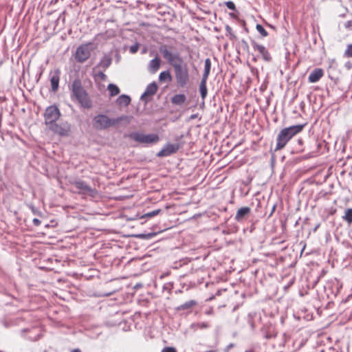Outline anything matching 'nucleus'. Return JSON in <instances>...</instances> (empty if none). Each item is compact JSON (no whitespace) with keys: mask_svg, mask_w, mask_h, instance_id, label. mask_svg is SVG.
<instances>
[{"mask_svg":"<svg viewBox=\"0 0 352 352\" xmlns=\"http://www.w3.org/2000/svg\"><path fill=\"white\" fill-rule=\"evenodd\" d=\"M72 352H81V351L79 349H74L72 351Z\"/></svg>","mask_w":352,"mask_h":352,"instance_id":"obj_44","label":"nucleus"},{"mask_svg":"<svg viewBox=\"0 0 352 352\" xmlns=\"http://www.w3.org/2000/svg\"><path fill=\"white\" fill-rule=\"evenodd\" d=\"M155 235V233L139 234L136 236L142 239H150Z\"/></svg>","mask_w":352,"mask_h":352,"instance_id":"obj_31","label":"nucleus"},{"mask_svg":"<svg viewBox=\"0 0 352 352\" xmlns=\"http://www.w3.org/2000/svg\"><path fill=\"white\" fill-rule=\"evenodd\" d=\"M255 316V314H249L248 316V322L249 324V325L251 327V329L252 330H254L255 329V324H254V322L253 320V316Z\"/></svg>","mask_w":352,"mask_h":352,"instance_id":"obj_30","label":"nucleus"},{"mask_svg":"<svg viewBox=\"0 0 352 352\" xmlns=\"http://www.w3.org/2000/svg\"><path fill=\"white\" fill-rule=\"evenodd\" d=\"M351 25V21H348L346 27H349Z\"/></svg>","mask_w":352,"mask_h":352,"instance_id":"obj_46","label":"nucleus"},{"mask_svg":"<svg viewBox=\"0 0 352 352\" xmlns=\"http://www.w3.org/2000/svg\"><path fill=\"white\" fill-rule=\"evenodd\" d=\"M226 30L227 32H228V33H230H230H231V32H232V28H231L229 25H226Z\"/></svg>","mask_w":352,"mask_h":352,"instance_id":"obj_42","label":"nucleus"},{"mask_svg":"<svg viewBox=\"0 0 352 352\" xmlns=\"http://www.w3.org/2000/svg\"><path fill=\"white\" fill-rule=\"evenodd\" d=\"M251 209L249 207H243L239 209L234 219L238 222H242L250 213Z\"/></svg>","mask_w":352,"mask_h":352,"instance_id":"obj_15","label":"nucleus"},{"mask_svg":"<svg viewBox=\"0 0 352 352\" xmlns=\"http://www.w3.org/2000/svg\"><path fill=\"white\" fill-rule=\"evenodd\" d=\"M160 52L166 61L173 67L177 84L179 87H184L189 81L188 67L179 53L171 52L167 45H162Z\"/></svg>","mask_w":352,"mask_h":352,"instance_id":"obj_1","label":"nucleus"},{"mask_svg":"<svg viewBox=\"0 0 352 352\" xmlns=\"http://www.w3.org/2000/svg\"><path fill=\"white\" fill-rule=\"evenodd\" d=\"M60 116V112L58 108L55 105L50 106L45 111V124L49 126L55 123Z\"/></svg>","mask_w":352,"mask_h":352,"instance_id":"obj_6","label":"nucleus"},{"mask_svg":"<svg viewBox=\"0 0 352 352\" xmlns=\"http://www.w3.org/2000/svg\"><path fill=\"white\" fill-rule=\"evenodd\" d=\"M4 326H5L6 327H8V325H7V324H6V323H4Z\"/></svg>","mask_w":352,"mask_h":352,"instance_id":"obj_50","label":"nucleus"},{"mask_svg":"<svg viewBox=\"0 0 352 352\" xmlns=\"http://www.w3.org/2000/svg\"><path fill=\"white\" fill-rule=\"evenodd\" d=\"M344 67L347 70H350L351 69H352V63L351 61H347L344 64Z\"/></svg>","mask_w":352,"mask_h":352,"instance_id":"obj_38","label":"nucleus"},{"mask_svg":"<svg viewBox=\"0 0 352 352\" xmlns=\"http://www.w3.org/2000/svg\"><path fill=\"white\" fill-rule=\"evenodd\" d=\"M162 352H177L176 349L174 347H165L162 350Z\"/></svg>","mask_w":352,"mask_h":352,"instance_id":"obj_36","label":"nucleus"},{"mask_svg":"<svg viewBox=\"0 0 352 352\" xmlns=\"http://www.w3.org/2000/svg\"><path fill=\"white\" fill-rule=\"evenodd\" d=\"M234 344H230L226 349V351L228 352L229 351L230 349H231L232 347H233Z\"/></svg>","mask_w":352,"mask_h":352,"instance_id":"obj_43","label":"nucleus"},{"mask_svg":"<svg viewBox=\"0 0 352 352\" xmlns=\"http://www.w3.org/2000/svg\"><path fill=\"white\" fill-rule=\"evenodd\" d=\"M80 106L85 109H89L92 107V102L87 91L76 98Z\"/></svg>","mask_w":352,"mask_h":352,"instance_id":"obj_11","label":"nucleus"},{"mask_svg":"<svg viewBox=\"0 0 352 352\" xmlns=\"http://www.w3.org/2000/svg\"><path fill=\"white\" fill-rule=\"evenodd\" d=\"M179 148V146L178 144H166L164 145V146L162 148L161 151H160L157 153V156L158 157H164L169 156L172 154L175 153Z\"/></svg>","mask_w":352,"mask_h":352,"instance_id":"obj_9","label":"nucleus"},{"mask_svg":"<svg viewBox=\"0 0 352 352\" xmlns=\"http://www.w3.org/2000/svg\"><path fill=\"white\" fill-rule=\"evenodd\" d=\"M161 60L159 57L156 56L155 58L150 60L148 65V70L150 73H155L160 67Z\"/></svg>","mask_w":352,"mask_h":352,"instance_id":"obj_17","label":"nucleus"},{"mask_svg":"<svg viewBox=\"0 0 352 352\" xmlns=\"http://www.w3.org/2000/svg\"><path fill=\"white\" fill-rule=\"evenodd\" d=\"M94 78L96 80H100L102 81H105L107 76L103 72H99L94 74Z\"/></svg>","mask_w":352,"mask_h":352,"instance_id":"obj_28","label":"nucleus"},{"mask_svg":"<svg viewBox=\"0 0 352 352\" xmlns=\"http://www.w3.org/2000/svg\"><path fill=\"white\" fill-rule=\"evenodd\" d=\"M296 143L299 146V148L296 147V150L298 151H302V150L300 148V146H301L303 144V140L301 138H299L297 140Z\"/></svg>","mask_w":352,"mask_h":352,"instance_id":"obj_37","label":"nucleus"},{"mask_svg":"<svg viewBox=\"0 0 352 352\" xmlns=\"http://www.w3.org/2000/svg\"><path fill=\"white\" fill-rule=\"evenodd\" d=\"M172 76L168 71H163L160 74L159 80L160 81L171 80Z\"/></svg>","mask_w":352,"mask_h":352,"instance_id":"obj_25","label":"nucleus"},{"mask_svg":"<svg viewBox=\"0 0 352 352\" xmlns=\"http://www.w3.org/2000/svg\"><path fill=\"white\" fill-rule=\"evenodd\" d=\"M129 137L138 143L144 144H155L160 140L157 134L151 133L145 135L140 132H133L129 135Z\"/></svg>","mask_w":352,"mask_h":352,"instance_id":"obj_4","label":"nucleus"},{"mask_svg":"<svg viewBox=\"0 0 352 352\" xmlns=\"http://www.w3.org/2000/svg\"><path fill=\"white\" fill-rule=\"evenodd\" d=\"M139 49V44L137 43L129 47V52L131 54H135Z\"/></svg>","mask_w":352,"mask_h":352,"instance_id":"obj_33","label":"nucleus"},{"mask_svg":"<svg viewBox=\"0 0 352 352\" xmlns=\"http://www.w3.org/2000/svg\"><path fill=\"white\" fill-rule=\"evenodd\" d=\"M28 331V329H23V330L21 331V332H22V333H24V332H25V331Z\"/></svg>","mask_w":352,"mask_h":352,"instance_id":"obj_48","label":"nucleus"},{"mask_svg":"<svg viewBox=\"0 0 352 352\" xmlns=\"http://www.w3.org/2000/svg\"><path fill=\"white\" fill-rule=\"evenodd\" d=\"M0 352H1V351H0Z\"/></svg>","mask_w":352,"mask_h":352,"instance_id":"obj_51","label":"nucleus"},{"mask_svg":"<svg viewBox=\"0 0 352 352\" xmlns=\"http://www.w3.org/2000/svg\"><path fill=\"white\" fill-rule=\"evenodd\" d=\"M195 118H197V115H196V114L192 115V116H190V118H191V119H195Z\"/></svg>","mask_w":352,"mask_h":352,"instance_id":"obj_45","label":"nucleus"},{"mask_svg":"<svg viewBox=\"0 0 352 352\" xmlns=\"http://www.w3.org/2000/svg\"><path fill=\"white\" fill-rule=\"evenodd\" d=\"M274 209H275V206H273L272 212L274 210Z\"/></svg>","mask_w":352,"mask_h":352,"instance_id":"obj_49","label":"nucleus"},{"mask_svg":"<svg viewBox=\"0 0 352 352\" xmlns=\"http://www.w3.org/2000/svg\"><path fill=\"white\" fill-rule=\"evenodd\" d=\"M225 4L229 10H236V6L233 1H228L225 2Z\"/></svg>","mask_w":352,"mask_h":352,"instance_id":"obj_34","label":"nucleus"},{"mask_svg":"<svg viewBox=\"0 0 352 352\" xmlns=\"http://www.w3.org/2000/svg\"><path fill=\"white\" fill-rule=\"evenodd\" d=\"M199 327H200L201 328H203V329H206L208 327V324L205 323V322H202L201 324H197Z\"/></svg>","mask_w":352,"mask_h":352,"instance_id":"obj_40","label":"nucleus"},{"mask_svg":"<svg viewBox=\"0 0 352 352\" xmlns=\"http://www.w3.org/2000/svg\"><path fill=\"white\" fill-rule=\"evenodd\" d=\"M186 100V97L184 94H176L171 98V102L176 105H182Z\"/></svg>","mask_w":352,"mask_h":352,"instance_id":"obj_21","label":"nucleus"},{"mask_svg":"<svg viewBox=\"0 0 352 352\" xmlns=\"http://www.w3.org/2000/svg\"><path fill=\"white\" fill-rule=\"evenodd\" d=\"M230 15L232 17H233V18H235V17H236V15H235V14H234V13H230Z\"/></svg>","mask_w":352,"mask_h":352,"instance_id":"obj_47","label":"nucleus"},{"mask_svg":"<svg viewBox=\"0 0 352 352\" xmlns=\"http://www.w3.org/2000/svg\"><path fill=\"white\" fill-rule=\"evenodd\" d=\"M50 130L60 136H67L70 131L71 126L67 122H62L59 124L55 122L49 126Z\"/></svg>","mask_w":352,"mask_h":352,"instance_id":"obj_8","label":"nucleus"},{"mask_svg":"<svg viewBox=\"0 0 352 352\" xmlns=\"http://www.w3.org/2000/svg\"><path fill=\"white\" fill-rule=\"evenodd\" d=\"M256 29L263 36H267L268 35L267 32L265 30L262 25L257 24Z\"/></svg>","mask_w":352,"mask_h":352,"instance_id":"obj_29","label":"nucleus"},{"mask_svg":"<svg viewBox=\"0 0 352 352\" xmlns=\"http://www.w3.org/2000/svg\"><path fill=\"white\" fill-rule=\"evenodd\" d=\"M40 338V336L38 334L36 336H35L34 338H32V337H29L28 339L30 340H32V341H36V340H38V339Z\"/></svg>","mask_w":352,"mask_h":352,"instance_id":"obj_41","label":"nucleus"},{"mask_svg":"<svg viewBox=\"0 0 352 352\" xmlns=\"http://www.w3.org/2000/svg\"><path fill=\"white\" fill-rule=\"evenodd\" d=\"M131 120V117L129 116L123 115L116 118H111L105 114L99 113L93 118L92 126L97 131H103L112 126H118L121 122H124L127 124Z\"/></svg>","mask_w":352,"mask_h":352,"instance_id":"obj_2","label":"nucleus"},{"mask_svg":"<svg viewBox=\"0 0 352 352\" xmlns=\"http://www.w3.org/2000/svg\"><path fill=\"white\" fill-rule=\"evenodd\" d=\"M305 126V124H297L283 129L276 137L275 151L283 149L293 137L302 131Z\"/></svg>","mask_w":352,"mask_h":352,"instance_id":"obj_3","label":"nucleus"},{"mask_svg":"<svg viewBox=\"0 0 352 352\" xmlns=\"http://www.w3.org/2000/svg\"><path fill=\"white\" fill-rule=\"evenodd\" d=\"M60 72L59 69H56L50 73V82L52 90L55 92L58 90L59 87Z\"/></svg>","mask_w":352,"mask_h":352,"instance_id":"obj_12","label":"nucleus"},{"mask_svg":"<svg viewBox=\"0 0 352 352\" xmlns=\"http://www.w3.org/2000/svg\"><path fill=\"white\" fill-rule=\"evenodd\" d=\"M322 76L323 70L320 68H316L310 73L308 80L310 82L314 83L318 82Z\"/></svg>","mask_w":352,"mask_h":352,"instance_id":"obj_16","label":"nucleus"},{"mask_svg":"<svg viewBox=\"0 0 352 352\" xmlns=\"http://www.w3.org/2000/svg\"><path fill=\"white\" fill-rule=\"evenodd\" d=\"M85 91H87L83 88L81 81L79 79H76L73 81L72 85V93L75 98H77Z\"/></svg>","mask_w":352,"mask_h":352,"instance_id":"obj_13","label":"nucleus"},{"mask_svg":"<svg viewBox=\"0 0 352 352\" xmlns=\"http://www.w3.org/2000/svg\"><path fill=\"white\" fill-rule=\"evenodd\" d=\"M252 45L254 50H257L262 55L264 60L269 62L272 60L271 55L265 46L259 45L254 41L252 43Z\"/></svg>","mask_w":352,"mask_h":352,"instance_id":"obj_10","label":"nucleus"},{"mask_svg":"<svg viewBox=\"0 0 352 352\" xmlns=\"http://www.w3.org/2000/svg\"><path fill=\"white\" fill-rule=\"evenodd\" d=\"M107 89L109 91V95L111 97L118 95L120 91L119 87L113 83H111L107 86Z\"/></svg>","mask_w":352,"mask_h":352,"instance_id":"obj_23","label":"nucleus"},{"mask_svg":"<svg viewBox=\"0 0 352 352\" xmlns=\"http://www.w3.org/2000/svg\"><path fill=\"white\" fill-rule=\"evenodd\" d=\"M197 304V302L194 300H190L189 301L186 302L185 303L178 306L177 307V310H186L192 308L193 306H195Z\"/></svg>","mask_w":352,"mask_h":352,"instance_id":"obj_24","label":"nucleus"},{"mask_svg":"<svg viewBox=\"0 0 352 352\" xmlns=\"http://www.w3.org/2000/svg\"><path fill=\"white\" fill-rule=\"evenodd\" d=\"M157 90V84L153 82L150 83L146 88L145 91L142 94L140 99L142 100H144L145 102H147L148 100L146 99L148 96H153Z\"/></svg>","mask_w":352,"mask_h":352,"instance_id":"obj_14","label":"nucleus"},{"mask_svg":"<svg viewBox=\"0 0 352 352\" xmlns=\"http://www.w3.org/2000/svg\"><path fill=\"white\" fill-rule=\"evenodd\" d=\"M207 80H201L199 84V92L201 97L203 100L206 98L208 94V89L206 87Z\"/></svg>","mask_w":352,"mask_h":352,"instance_id":"obj_22","label":"nucleus"},{"mask_svg":"<svg viewBox=\"0 0 352 352\" xmlns=\"http://www.w3.org/2000/svg\"><path fill=\"white\" fill-rule=\"evenodd\" d=\"M72 184L79 190V194L87 195L93 197L97 194V190L91 188L84 181L76 179L72 182Z\"/></svg>","mask_w":352,"mask_h":352,"instance_id":"obj_7","label":"nucleus"},{"mask_svg":"<svg viewBox=\"0 0 352 352\" xmlns=\"http://www.w3.org/2000/svg\"><path fill=\"white\" fill-rule=\"evenodd\" d=\"M346 57H352V45H349L344 52Z\"/></svg>","mask_w":352,"mask_h":352,"instance_id":"obj_35","label":"nucleus"},{"mask_svg":"<svg viewBox=\"0 0 352 352\" xmlns=\"http://www.w3.org/2000/svg\"><path fill=\"white\" fill-rule=\"evenodd\" d=\"M111 63L112 58L111 56L104 54L97 65V67H102L104 70H106L111 65Z\"/></svg>","mask_w":352,"mask_h":352,"instance_id":"obj_18","label":"nucleus"},{"mask_svg":"<svg viewBox=\"0 0 352 352\" xmlns=\"http://www.w3.org/2000/svg\"><path fill=\"white\" fill-rule=\"evenodd\" d=\"M32 222H33V224L35 226H38L41 225V221L38 219H36V218H34L33 220H32Z\"/></svg>","mask_w":352,"mask_h":352,"instance_id":"obj_39","label":"nucleus"},{"mask_svg":"<svg viewBox=\"0 0 352 352\" xmlns=\"http://www.w3.org/2000/svg\"><path fill=\"white\" fill-rule=\"evenodd\" d=\"M28 207L31 210L32 212L34 214L38 215V216H40L41 214V212L34 205L30 204L28 205Z\"/></svg>","mask_w":352,"mask_h":352,"instance_id":"obj_32","label":"nucleus"},{"mask_svg":"<svg viewBox=\"0 0 352 352\" xmlns=\"http://www.w3.org/2000/svg\"><path fill=\"white\" fill-rule=\"evenodd\" d=\"M161 211H162V210L157 209V210H154L151 211V212H148L145 213L144 214L142 215L141 218L144 219V218H151V217H153L159 214L161 212Z\"/></svg>","mask_w":352,"mask_h":352,"instance_id":"obj_27","label":"nucleus"},{"mask_svg":"<svg viewBox=\"0 0 352 352\" xmlns=\"http://www.w3.org/2000/svg\"><path fill=\"white\" fill-rule=\"evenodd\" d=\"M211 69V61L210 58H206L204 62V72L202 76V80H207Z\"/></svg>","mask_w":352,"mask_h":352,"instance_id":"obj_20","label":"nucleus"},{"mask_svg":"<svg viewBox=\"0 0 352 352\" xmlns=\"http://www.w3.org/2000/svg\"><path fill=\"white\" fill-rule=\"evenodd\" d=\"M91 46V43H87L77 47L75 53V58L77 62L82 63L90 57Z\"/></svg>","mask_w":352,"mask_h":352,"instance_id":"obj_5","label":"nucleus"},{"mask_svg":"<svg viewBox=\"0 0 352 352\" xmlns=\"http://www.w3.org/2000/svg\"><path fill=\"white\" fill-rule=\"evenodd\" d=\"M342 219L349 225L352 223V208H348L345 210V214Z\"/></svg>","mask_w":352,"mask_h":352,"instance_id":"obj_26","label":"nucleus"},{"mask_svg":"<svg viewBox=\"0 0 352 352\" xmlns=\"http://www.w3.org/2000/svg\"><path fill=\"white\" fill-rule=\"evenodd\" d=\"M116 102L120 106L126 107L131 102V98L128 95L122 94L117 98Z\"/></svg>","mask_w":352,"mask_h":352,"instance_id":"obj_19","label":"nucleus"}]
</instances>
